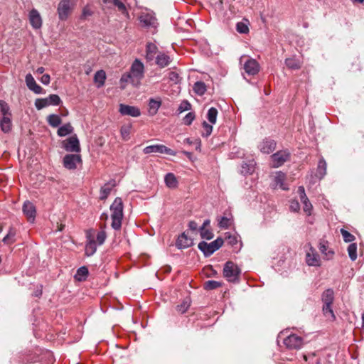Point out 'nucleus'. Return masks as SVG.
I'll list each match as a JSON object with an SVG mask.
<instances>
[{
  "label": "nucleus",
  "mask_w": 364,
  "mask_h": 364,
  "mask_svg": "<svg viewBox=\"0 0 364 364\" xmlns=\"http://www.w3.org/2000/svg\"><path fill=\"white\" fill-rule=\"evenodd\" d=\"M45 71V68L43 67H39L36 70V73L38 74H42Z\"/></svg>",
  "instance_id": "64"
},
{
  "label": "nucleus",
  "mask_w": 364,
  "mask_h": 364,
  "mask_svg": "<svg viewBox=\"0 0 364 364\" xmlns=\"http://www.w3.org/2000/svg\"><path fill=\"white\" fill-rule=\"evenodd\" d=\"M73 131V127L70 125V124L68 123L59 127L58 129V135L60 136H65L72 133Z\"/></svg>",
  "instance_id": "36"
},
{
  "label": "nucleus",
  "mask_w": 364,
  "mask_h": 364,
  "mask_svg": "<svg viewBox=\"0 0 364 364\" xmlns=\"http://www.w3.org/2000/svg\"><path fill=\"white\" fill-rule=\"evenodd\" d=\"M238 237L239 236L236 234L231 235L228 233V235L226 237L228 244L231 246L234 247L238 243Z\"/></svg>",
  "instance_id": "50"
},
{
  "label": "nucleus",
  "mask_w": 364,
  "mask_h": 364,
  "mask_svg": "<svg viewBox=\"0 0 364 364\" xmlns=\"http://www.w3.org/2000/svg\"><path fill=\"white\" fill-rule=\"evenodd\" d=\"M119 112L122 115L137 117L140 116V109L135 106L120 104Z\"/></svg>",
  "instance_id": "15"
},
{
  "label": "nucleus",
  "mask_w": 364,
  "mask_h": 364,
  "mask_svg": "<svg viewBox=\"0 0 364 364\" xmlns=\"http://www.w3.org/2000/svg\"><path fill=\"white\" fill-rule=\"evenodd\" d=\"M106 237H107V234L105 230H101V231L98 232L97 234V242L98 245H102L105 242Z\"/></svg>",
  "instance_id": "51"
},
{
  "label": "nucleus",
  "mask_w": 364,
  "mask_h": 364,
  "mask_svg": "<svg viewBox=\"0 0 364 364\" xmlns=\"http://www.w3.org/2000/svg\"><path fill=\"white\" fill-rule=\"evenodd\" d=\"M236 30L238 33L246 34L249 33L248 21L245 19L243 21L237 23Z\"/></svg>",
  "instance_id": "38"
},
{
  "label": "nucleus",
  "mask_w": 364,
  "mask_h": 364,
  "mask_svg": "<svg viewBox=\"0 0 364 364\" xmlns=\"http://www.w3.org/2000/svg\"><path fill=\"white\" fill-rule=\"evenodd\" d=\"M315 357H316V354L311 353V354H309L307 355H304V359L306 361L309 362V363L314 364Z\"/></svg>",
  "instance_id": "60"
},
{
  "label": "nucleus",
  "mask_w": 364,
  "mask_h": 364,
  "mask_svg": "<svg viewBox=\"0 0 364 364\" xmlns=\"http://www.w3.org/2000/svg\"><path fill=\"white\" fill-rule=\"evenodd\" d=\"M200 234L202 238L206 240H211L214 236L210 230L204 228V227L200 228Z\"/></svg>",
  "instance_id": "45"
},
{
  "label": "nucleus",
  "mask_w": 364,
  "mask_h": 364,
  "mask_svg": "<svg viewBox=\"0 0 364 364\" xmlns=\"http://www.w3.org/2000/svg\"><path fill=\"white\" fill-rule=\"evenodd\" d=\"M139 21L141 26L145 28H156V18L149 12H142L139 16Z\"/></svg>",
  "instance_id": "11"
},
{
  "label": "nucleus",
  "mask_w": 364,
  "mask_h": 364,
  "mask_svg": "<svg viewBox=\"0 0 364 364\" xmlns=\"http://www.w3.org/2000/svg\"><path fill=\"white\" fill-rule=\"evenodd\" d=\"M89 274L88 269L86 267H81L77 270L75 278L77 281H84Z\"/></svg>",
  "instance_id": "35"
},
{
  "label": "nucleus",
  "mask_w": 364,
  "mask_h": 364,
  "mask_svg": "<svg viewBox=\"0 0 364 364\" xmlns=\"http://www.w3.org/2000/svg\"><path fill=\"white\" fill-rule=\"evenodd\" d=\"M116 6L118 8V10L119 11H121L123 14H126L127 15H128V13L127 12V10H126V6H125V5H124V4L123 2H122L120 1V2H119V4H117Z\"/></svg>",
  "instance_id": "61"
},
{
  "label": "nucleus",
  "mask_w": 364,
  "mask_h": 364,
  "mask_svg": "<svg viewBox=\"0 0 364 364\" xmlns=\"http://www.w3.org/2000/svg\"><path fill=\"white\" fill-rule=\"evenodd\" d=\"M158 48L153 43H148L146 46V58L148 61L153 60L157 53Z\"/></svg>",
  "instance_id": "25"
},
{
  "label": "nucleus",
  "mask_w": 364,
  "mask_h": 364,
  "mask_svg": "<svg viewBox=\"0 0 364 364\" xmlns=\"http://www.w3.org/2000/svg\"><path fill=\"white\" fill-rule=\"evenodd\" d=\"M63 148L68 152L80 151V141L76 135L71 136L70 137L65 139L63 141Z\"/></svg>",
  "instance_id": "9"
},
{
  "label": "nucleus",
  "mask_w": 364,
  "mask_h": 364,
  "mask_svg": "<svg viewBox=\"0 0 364 364\" xmlns=\"http://www.w3.org/2000/svg\"><path fill=\"white\" fill-rule=\"evenodd\" d=\"M286 65L292 70H298L301 68V63L299 60L294 58H287L285 60Z\"/></svg>",
  "instance_id": "37"
},
{
  "label": "nucleus",
  "mask_w": 364,
  "mask_h": 364,
  "mask_svg": "<svg viewBox=\"0 0 364 364\" xmlns=\"http://www.w3.org/2000/svg\"><path fill=\"white\" fill-rule=\"evenodd\" d=\"M230 225V220L227 217H222L219 221V226L221 228L227 229Z\"/></svg>",
  "instance_id": "52"
},
{
  "label": "nucleus",
  "mask_w": 364,
  "mask_h": 364,
  "mask_svg": "<svg viewBox=\"0 0 364 364\" xmlns=\"http://www.w3.org/2000/svg\"><path fill=\"white\" fill-rule=\"evenodd\" d=\"M326 169L327 164L326 161L323 158L320 159L316 168V177L319 180L322 179L326 174Z\"/></svg>",
  "instance_id": "23"
},
{
  "label": "nucleus",
  "mask_w": 364,
  "mask_h": 364,
  "mask_svg": "<svg viewBox=\"0 0 364 364\" xmlns=\"http://www.w3.org/2000/svg\"><path fill=\"white\" fill-rule=\"evenodd\" d=\"M41 82L46 85H48L50 82V77L48 74H44L41 77Z\"/></svg>",
  "instance_id": "59"
},
{
  "label": "nucleus",
  "mask_w": 364,
  "mask_h": 364,
  "mask_svg": "<svg viewBox=\"0 0 364 364\" xmlns=\"http://www.w3.org/2000/svg\"><path fill=\"white\" fill-rule=\"evenodd\" d=\"M289 208L293 212H298L300 210V205L298 200H292L290 201Z\"/></svg>",
  "instance_id": "55"
},
{
  "label": "nucleus",
  "mask_w": 364,
  "mask_h": 364,
  "mask_svg": "<svg viewBox=\"0 0 364 364\" xmlns=\"http://www.w3.org/2000/svg\"><path fill=\"white\" fill-rule=\"evenodd\" d=\"M61 100L58 95L52 94L46 98H38L35 101V106L38 110H41L50 105H59Z\"/></svg>",
  "instance_id": "5"
},
{
  "label": "nucleus",
  "mask_w": 364,
  "mask_h": 364,
  "mask_svg": "<svg viewBox=\"0 0 364 364\" xmlns=\"http://www.w3.org/2000/svg\"><path fill=\"white\" fill-rule=\"evenodd\" d=\"M341 233L343 236V240L346 242H350L355 240V236L350 233L348 231L346 230L345 229L342 228L341 230Z\"/></svg>",
  "instance_id": "47"
},
{
  "label": "nucleus",
  "mask_w": 364,
  "mask_h": 364,
  "mask_svg": "<svg viewBox=\"0 0 364 364\" xmlns=\"http://www.w3.org/2000/svg\"><path fill=\"white\" fill-rule=\"evenodd\" d=\"M274 183L277 187L280 188L282 190H289V187L285 184L286 174L282 171H278L274 176Z\"/></svg>",
  "instance_id": "22"
},
{
  "label": "nucleus",
  "mask_w": 364,
  "mask_h": 364,
  "mask_svg": "<svg viewBox=\"0 0 364 364\" xmlns=\"http://www.w3.org/2000/svg\"><path fill=\"white\" fill-rule=\"evenodd\" d=\"M121 134L124 138L129 135V127H122Z\"/></svg>",
  "instance_id": "62"
},
{
  "label": "nucleus",
  "mask_w": 364,
  "mask_h": 364,
  "mask_svg": "<svg viewBox=\"0 0 364 364\" xmlns=\"http://www.w3.org/2000/svg\"><path fill=\"white\" fill-rule=\"evenodd\" d=\"M1 129L4 133L9 132L11 129V121L9 116H4L1 120Z\"/></svg>",
  "instance_id": "32"
},
{
  "label": "nucleus",
  "mask_w": 364,
  "mask_h": 364,
  "mask_svg": "<svg viewBox=\"0 0 364 364\" xmlns=\"http://www.w3.org/2000/svg\"><path fill=\"white\" fill-rule=\"evenodd\" d=\"M191 104L188 101L185 100L181 103V105L178 107V110L180 112H183L184 111L191 109Z\"/></svg>",
  "instance_id": "53"
},
{
  "label": "nucleus",
  "mask_w": 364,
  "mask_h": 364,
  "mask_svg": "<svg viewBox=\"0 0 364 364\" xmlns=\"http://www.w3.org/2000/svg\"><path fill=\"white\" fill-rule=\"evenodd\" d=\"M115 186L114 181H109L105 183L100 189V200H105L110 194L112 188Z\"/></svg>",
  "instance_id": "24"
},
{
  "label": "nucleus",
  "mask_w": 364,
  "mask_h": 364,
  "mask_svg": "<svg viewBox=\"0 0 364 364\" xmlns=\"http://www.w3.org/2000/svg\"><path fill=\"white\" fill-rule=\"evenodd\" d=\"M259 149L264 154H269L276 148V142L273 139H265L259 145Z\"/></svg>",
  "instance_id": "19"
},
{
  "label": "nucleus",
  "mask_w": 364,
  "mask_h": 364,
  "mask_svg": "<svg viewBox=\"0 0 364 364\" xmlns=\"http://www.w3.org/2000/svg\"><path fill=\"white\" fill-rule=\"evenodd\" d=\"M306 262L309 266L318 267L321 265L320 256L312 247L306 255Z\"/></svg>",
  "instance_id": "14"
},
{
  "label": "nucleus",
  "mask_w": 364,
  "mask_h": 364,
  "mask_svg": "<svg viewBox=\"0 0 364 364\" xmlns=\"http://www.w3.org/2000/svg\"><path fill=\"white\" fill-rule=\"evenodd\" d=\"M25 81L28 88L35 94L44 93L43 89L36 83L31 74L28 73L26 75Z\"/></svg>",
  "instance_id": "18"
},
{
  "label": "nucleus",
  "mask_w": 364,
  "mask_h": 364,
  "mask_svg": "<svg viewBox=\"0 0 364 364\" xmlns=\"http://www.w3.org/2000/svg\"><path fill=\"white\" fill-rule=\"evenodd\" d=\"M29 21L33 28H40L42 26V19L39 12L33 9L29 13Z\"/></svg>",
  "instance_id": "20"
},
{
  "label": "nucleus",
  "mask_w": 364,
  "mask_h": 364,
  "mask_svg": "<svg viewBox=\"0 0 364 364\" xmlns=\"http://www.w3.org/2000/svg\"><path fill=\"white\" fill-rule=\"evenodd\" d=\"M22 210L28 221L33 223L36 215L35 205L31 202L26 200L23 205Z\"/></svg>",
  "instance_id": "13"
},
{
  "label": "nucleus",
  "mask_w": 364,
  "mask_h": 364,
  "mask_svg": "<svg viewBox=\"0 0 364 364\" xmlns=\"http://www.w3.org/2000/svg\"><path fill=\"white\" fill-rule=\"evenodd\" d=\"M205 289L208 290L215 289L221 286L220 282L213 280L207 281L205 283Z\"/></svg>",
  "instance_id": "46"
},
{
  "label": "nucleus",
  "mask_w": 364,
  "mask_h": 364,
  "mask_svg": "<svg viewBox=\"0 0 364 364\" xmlns=\"http://www.w3.org/2000/svg\"><path fill=\"white\" fill-rule=\"evenodd\" d=\"M188 228L190 230L195 231L198 229V224L195 221H190L188 223Z\"/></svg>",
  "instance_id": "63"
},
{
  "label": "nucleus",
  "mask_w": 364,
  "mask_h": 364,
  "mask_svg": "<svg viewBox=\"0 0 364 364\" xmlns=\"http://www.w3.org/2000/svg\"><path fill=\"white\" fill-rule=\"evenodd\" d=\"M106 80V74L105 72L102 70H98L96 72L94 76V81L97 83V87H100L104 85Z\"/></svg>",
  "instance_id": "30"
},
{
  "label": "nucleus",
  "mask_w": 364,
  "mask_h": 364,
  "mask_svg": "<svg viewBox=\"0 0 364 364\" xmlns=\"http://www.w3.org/2000/svg\"><path fill=\"white\" fill-rule=\"evenodd\" d=\"M290 154L287 150L279 151L271 156L272 166L277 168L289 160Z\"/></svg>",
  "instance_id": "10"
},
{
  "label": "nucleus",
  "mask_w": 364,
  "mask_h": 364,
  "mask_svg": "<svg viewBox=\"0 0 364 364\" xmlns=\"http://www.w3.org/2000/svg\"><path fill=\"white\" fill-rule=\"evenodd\" d=\"M328 242L326 241H321L320 243H319V250L321 251V252L322 254H323L324 255H326L328 259H329V257H328V255H330V256H332L333 255V252L332 251H328V252H326L327 251V249H328V245H327Z\"/></svg>",
  "instance_id": "44"
},
{
  "label": "nucleus",
  "mask_w": 364,
  "mask_h": 364,
  "mask_svg": "<svg viewBox=\"0 0 364 364\" xmlns=\"http://www.w3.org/2000/svg\"><path fill=\"white\" fill-rule=\"evenodd\" d=\"M48 124L53 127H58L61 122V118L57 114H50L47 118Z\"/></svg>",
  "instance_id": "39"
},
{
  "label": "nucleus",
  "mask_w": 364,
  "mask_h": 364,
  "mask_svg": "<svg viewBox=\"0 0 364 364\" xmlns=\"http://www.w3.org/2000/svg\"><path fill=\"white\" fill-rule=\"evenodd\" d=\"M323 315L330 321H334L336 316L331 308V305H323Z\"/></svg>",
  "instance_id": "40"
},
{
  "label": "nucleus",
  "mask_w": 364,
  "mask_h": 364,
  "mask_svg": "<svg viewBox=\"0 0 364 364\" xmlns=\"http://www.w3.org/2000/svg\"><path fill=\"white\" fill-rule=\"evenodd\" d=\"M144 77V64L139 59H135L132 63L129 72L124 73L120 78L121 87L125 88V85L131 83L134 87H139L141 84V80Z\"/></svg>",
  "instance_id": "1"
},
{
  "label": "nucleus",
  "mask_w": 364,
  "mask_h": 364,
  "mask_svg": "<svg viewBox=\"0 0 364 364\" xmlns=\"http://www.w3.org/2000/svg\"><path fill=\"white\" fill-rule=\"evenodd\" d=\"M97 250V244L96 242L91 239L90 237H88L87 242L85 245V255L88 257L93 255Z\"/></svg>",
  "instance_id": "27"
},
{
  "label": "nucleus",
  "mask_w": 364,
  "mask_h": 364,
  "mask_svg": "<svg viewBox=\"0 0 364 364\" xmlns=\"http://www.w3.org/2000/svg\"><path fill=\"white\" fill-rule=\"evenodd\" d=\"M168 78L174 83H178L179 82L180 77L177 73L171 71L168 73Z\"/></svg>",
  "instance_id": "56"
},
{
  "label": "nucleus",
  "mask_w": 364,
  "mask_h": 364,
  "mask_svg": "<svg viewBox=\"0 0 364 364\" xmlns=\"http://www.w3.org/2000/svg\"><path fill=\"white\" fill-rule=\"evenodd\" d=\"M0 107H1V112L3 114V117L10 115V113L9 112V107L5 102H1Z\"/></svg>",
  "instance_id": "54"
},
{
  "label": "nucleus",
  "mask_w": 364,
  "mask_h": 364,
  "mask_svg": "<svg viewBox=\"0 0 364 364\" xmlns=\"http://www.w3.org/2000/svg\"><path fill=\"white\" fill-rule=\"evenodd\" d=\"M196 115L194 112H188L183 119V122L186 125H191L195 119Z\"/></svg>",
  "instance_id": "49"
},
{
  "label": "nucleus",
  "mask_w": 364,
  "mask_h": 364,
  "mask_svg": "<svg viewBox=\"0 0 364 364\" xmlns=\"http://www.w3.org/2000/svg\"><path fill=\"white\" fill-rule=\"evenodd\" d=\"M322 301L323 305H332L334 300V292L332 289L325 290L322 294Z\"/></svg>",
  "instance_id": "26"
},
{
  "label": "nucleus",
  "mask_w": 364,
  "mask_h": 364,
  "mask_svg": "<svg viewBox=\"0 0 364 364\" xmlns=\"http://www.w3.org/2000/svg\"><path fill=\"white\" fill-rule=\"evenodd\" d=\"M144 153L146 154H151V153H160L165 154L171 156H176V152L172 150L170 148L163 145V144H154L146 146L144 150Z\"/></svg>",
  "instance_id": "8"
},
{
  "label": "nucleus",
  "mask_w": 364,
  "mask_h": 364,
  "mask_svg": "<svg viewBox=\"0 0 364 364\" xmlns=\"http://www.w3.org/2000/svg\"><path fill=\"white\" fill-rule=\"evenodd\" d=\"M255 163L254 161H250L248 163L245 162L242 165L241 173L242 174H251L255 171Z\"/></svg>",
  "instance_id": "31"
},
{
  "label": "nucleus",
  "mask_w": 364,
  "mask_h": 364,
  "mask_svg": "<svg viewBox=\"0 0 364 364\" xmlns=\"http://www.w3.org/2000/svg\"><path fill=\"white\" fill-rule=\"evenodd\" d=\"M193 90L197 95L201 96L206 92V85L203 82L198 81L195 82Z\"/></svg>",
  "instance_id": "34"
},
{
  "label": "nucleus",
  "mask_w": 364,
  "mask_h": 364,
  "mask_svg": "<svg viewBox=\"0 0 364 364\" xmlns=\"http://www.w3.org/2000/svg\"><path fill=\"white\" fill-rule=\"evenodd\" d=\"M170 63V57L165 53H159L156 58V63L161 68L168 66Z\"/></svg>",
  "instance_id": "28"
},
{
  "label": "nucleus",
  "mask_w": 364,
  "mask_h": 364,
  "mask_svg": "<svg viewBox=\"0 0 364 364\" xmlns=\"http://www.w3.org/2000/svg\"><path fill=\"white\" fill-rule=\"evenodd\" d=\"M283 343L288 349L297 350L304 344L303 338L296 334H289L283 338Z\"/></svg>",
  "instance_id": "7"
},
{
  "label": "nucleus",
  "mask_w": 364,
  "mask_h": 364,
  "mask_svg": "<svg viewBox=\"0 0 364 364\" xmlns=\"http://www.w3.org/2000/svg\"><path fill=\"white\" fill-rule=\"evenodd\" d=\"M92 11L88 6L84 7V9H82V17L86 18L87 16H92Z\"/></svg>",
  "instance_id": "58"
},
{
  "label": "nucleus",
  "mask_w": 364,
  "mask_h": 364,
  "mask_svg": "<svg viewBox=\"0 0 364 364\" xmlns=\"http://www.w3.org/2000/svg\"><path fill=\"white\" fill-rule=\"evenodd\" d=\"M74 6V0H61L58 6V14L60 20H66Z\"/></svg>",
  "instance_id": "6"
},
{
  "label": "nucleus",
  "mask_w": 364,
  "mask_h": 364,
  "mask_svg": "<svg viewBox=\"0 0 364 364\" xmlns=\"http://www.w3.org/2000/svg\"><path fill=\"white\" fill-rule=\"evenodd\" d=\"M112 212V228L116 230H119L122 226L123 218V203L121 198H116L110 206Z\"/></svg>",
  "instance_id": "2"
},
{
  "label": "nucleus",
  "mask_w": 364,
  "mask_h": 364,
  "mask_svg": "<svg viewBox=\"0 0 364 364\" xmlns=\"http://www.w3.org/2000/svg\"><path fill=\"white\" fill-rule=\"evenodd\" d=\"M82 162L79 154H66L63 158V166L70 170L75 169L77 164Z\"/></svg>",
  "instance_id": "12"
},
{
  "label": "nucleus",
  "mask_w": 364,
  "mask_h": 364,
  "mask_svg": "<svg viewBox=\"0 0 364 364\" xmlns=\"http://www.w3.org/2000/svg\"><path fill=\"white\" fill-rule=\"evenodd\" d=\"M191 304L190 299L186 298L184 299L182 303L176 306V309L178 312L183 314L185 313L188 309L189 308Z\"/></svg>",
  "instance_id": "43"
},
{
  "label": "nucleus",
  "mask_w": 364,
  "mask_h": 364,
  "mask_svg": "<svg viewBox=\"0 0 364 364\" xmlns=\"http://www.w3.org/2000/svg\"><path fill=\"white\" fill-rule=\"evenodd\" d=\"M161 105L160 100L151 98L149 102V113L150 115H155Z\"/></svg>",
  "instance_id": "29"
},
{
  "label": "nucleus",
  "mask_w": 364,
  "mask_h": 364,
  "mask_svg": "<svg viewBox=\"0 0 364 364\" xmlns=\"http://www.w3.org/2000/svg\"><path fill=\"white\" fill-rule=\"evenodd\" d=\"M241 271L232 261L227 262L223 268V276L230 282H238Z\"/></svg>",
  "instance_id": "3"
},
{
  "label": "nucleus",
  "mask_w": 364,
  "mask_h": 364,
  "mask_svg": "<svg viewBox=\"0 0 364 364\" xmlns=\"http://www.w3.org/2000/svg\"><path fill=\"white\" fill-rule=\"evenodd\" d=\"M243 68L248 75H255L259 70V65L256 60L249 58L244 63Z\"/></svg>",
  "instance_id": "17"
},
{
  "label": "nucleus",
  "mask_w": 364,
  "mask_h": 364,
  "mask_svg": "<svg viewBox=\"0 0 364 364\" xmlns=\"http://www.w3.org/2000/svg\"><path fill=\"white\" fill-rule=\"evenodd\" d=\"M298 193L299 194L301 201L304 205V207H303L304 211L308 215H310L311 214V210H312L313 206H312L311 203H310L309 198L306 196L304 186H299L298 188Z\"/></svg>",
  "instance_id": "16"
},
{
  "label": "nucleus",
  "mask_w": 364,
  "mask_h": 364,
  "mask_svg": "<svg viewBox=\"0 0 364 364\" xmlns=\"http://www.w3.org/2000/svg\"><path fill=\"white\" fill-rule=\"evenodd\" d=\"M203 128L204 130V132L202 134L203 136H204V137L209 136L212 133L213 126L208 124L206 122H203Z\"/></svg>",
  "instance_id": "48"
},
{
  "label": "nucleus",
  "mask_w": 364,
  "mask_h": 364,
  "mask_svg": "<svg viewBox=\"0 0 364 364\" xmlns=\"http://www.w3.org/2000/svg\"><path fill=\"white\" fill-rule=\"evenodd\" d=\"M193 245V240L188 237L185 232L182 233L177 240L176 246L180 248H187Z\"/></svg>",
  "instance_id": "21"
},
{
  "label": "nucleus",
  "mask_w": 364,
  "mask_h": 364,
  "mask_svg": "<svg viewBox=\"0 0 364 364\" xmlns=\"http://www.w3.org/2000/svg\"><path fill=\"white\" fill-rule=\"evenodd\" d=\"M218 116V110L215 107H210L207 114L208 120L213 124H215Z\"/></svg>",
  "instance_id": "42"
},
{
  "label": "nucleus",
  "mask_w": 364,
  "mask_h": 364,
  "mask_svg": "<svg viewBox=\"0 0 364 364\" xmlns=\"http://www.w3.org/2000/svg\"><path fill=\"white\" fill-rule=\"evenodd\" d=\"M348 253L350 259L355 261L357 259V245L356 243H351L348 247Z\"/></svg>",
  "instance_id": "41"
},
{
  "label": "nucleus",
  "mask_w": 364,
  "mask_h": 364,
  "mask_svg": "<svg viewBox=\"0 0 364 364\" xmlns=\"http://www.w3.org/2000/svg\"><path fill=\"white\" fill-rule=\"evenodd\" d=\"M223 240L221 237H218L215 240L210 243L202 241L199 242L198 247L205 257H209L219 250L223 245Z\"/></svg>",
  "instance_id": "4"
},
{
  "label": "nucleus",
  "mask_w": 364,
  "mask_h": 364,
  "mask_svg": "<svg viewBox=\"0 0 364 364\" xmlns=\"http://www.w3.org/2000/svg\"><path fill=\"white\" fill-rule=\"evenodd\" d=\"M165 183L169 188H176L178 184L177 179L175 175L172 173H168L165 176Z\"/></svg>",
  "instance_id": "33"
},
{
  "label": "nucleus",
  "mask_w": 364,
  "mask_h": 364,
  "mask_svg": "<svg viewBox=\"0 0 364 364\" xmlns=\"http://www.w3.org/2000/svg\"><path fill=\"white\" fill-rule=\"evenodd\" d=\"M14 235L15 233L11 230H10L9 233L3 238L2 242L6 244L13 242L14 241H10V240L11 237H14Z\"/></svg>",
  "instance_id": "57"
}]
</instances>
